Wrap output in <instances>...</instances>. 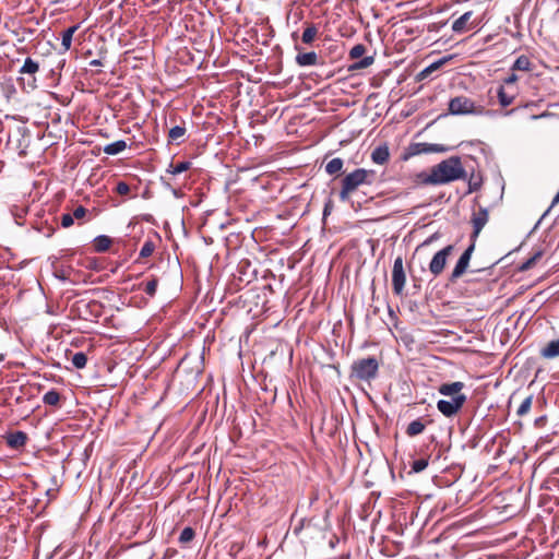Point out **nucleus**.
Returning <instances> with one entry per match:
<instances>
[{"instance_id": "1", "label": "nucleus", "mask_w": 559, "mask_h": 559, "mask_svg": "<svg viewBox=\"0 0 559 559\" xmlns=\"http://www.w3.org/2000/svg\"><path fill=\"white\" fill-rule=\"evenodd\" d=\"M431 168L432 177L430 181L433 182V186L445 185L466 176L461 158L457 156L449 157Z\"/></svg>"}, {"instance_id": "2", "label": "nucleus", "mask_w": 559, "mask_h": 559, "mask_svg": "<svg viewBox=\"0 0 559 559\" xmlns=\"http://www.w3.org/2000/svg\"><path fill=\"white\" fill-rule=\"evenodd\" d=\"M515 499L516 493L511 488L503 490H498L497 487L493 488L491 491V512H497V523L506 522L516 514Z\"/></svg>"}, {"instance_id": "3", "label": "nucleus", "mask_w": 559, "mask_h": 559, "mask_svg": "<svg viewBox=\"0 0 559 559\" xmlns=\"http://www.w3.org/2000/svg\"><path fill=\"white\" fill-rule=\"evenodd\" d=\"M374 171L365 168H357L347 174L342 179V188L340 191V200L346 202L349 200L353 192H355L362 185H371L373 182Z\"/></svg>"}, {"instance_id": "4", "label": "nucleus", "mask_w": 559, "mask_h": 559, "mask_svg": "<svg viewBox=\"0 0 559 559\" xmlns=\"http://www.w3.org/2000/svg\"><path fill=\"white\" fill-rule=\"evenodd\" d=\"M379 370V362L374 357L356 360L352 366V376L358 380L369 381L374 379Z\"/></svg>"}, {"instance_id": "5", "label": "nucleus", "mask_w": 559, "mask_h": 559, "mask_svg": "<svg viewBox=\"0 0 559 559\" xmlns=\"http://www.w3.org/2000/svg\"><path fill=\"white\" fill-rule=\"evenodd\" d=\"M449 112L451 115H481L485 112L483 106L476 105L472 99L465 96H456L449 102Z\"/></svg>"}, {"instance_id": "6", "label": "nucleus", "mask_w": 559, "mask_h": 559, "mask_svg": "<svg viewBox=\"0 0 559 559\" xmlns=\"http://www.w3.org/2000/svg\"><path fill=\"white\" fill-rule=\"evenodd\" d=\"M448 147L443 144H432V143H411L404 151L402 155L403 160H408L409 158L420 155V154H431V153H443L447 152Z\"/></svg>"}, {"instance_id": "7", "label": "nucleus", "mask_w": 559, "mask_h": 559, "mask_svg": "<svg viewBox=\"0 0 559 559\" xmlns=\"http://www.w3.org/2000/svg\"><path fill=\"white\" fill-rule=\"evenodd\" d=\"M406 283V274L403 266V258L397 257L394 260L392 269V288L396 296H401L404 292Z\"/></svg>"}, {"instance_id": "8", "label": "nucleus", "mask_w": 559, "mask_h": 559, "mask_svg": "<svg viewBox=\"0 0 559 559\" xmlns=\"http://www.w3.org/2000/svg\"><path fill=\"white\" fill-rule=\"evenodd\" d=\"M454 247L449 245L443 249L439 250L431 259L429 263V271L433 276L440 275L447 264L449 255L452 253Z\"/></svg>"}, {"instance_id": "9", "label": "nucleus", "mask_w": 559, "mask_h": 559, "mask_svg": "<svg viewBox=\"0 0 559 559\" xmlns=\"http://www.w3.org/2000/svg\"><path fill=\"white\" fill-rule=\"evenodd\" d=\"M465 401V395L454 396L451 400H440L437 403V408L442 415L452 417L463 407Z\"/></svg>"}, {"instance_id": "10", "label": "nucleus", "mask_w": 559, "mask_h": 559, "mask_svg": "<svg viewBox=\"0 0 559 559\" xmlns=\"http://www.w3.org/2000/svg\"><path fill=\"white\" fill-rule=\"evenodd\" d=\"M474 248H475V245H474V242H472L466 248V250L463 252V254L460 257L459 261L456 262V264L451 273V276H450L451 282L456 281L466 272L468 264H469L472 253L474 251Z\"/></svg>"}, {"instance_id": "11", "label": "nucleus", "mask_w": 559, "mask_h": 559, "mask_svg": "<svg viewBox=\"0 0 559 559\" xmlns=\"http://www.w3.org/2000/svg\"><path fill=\"white\" fill-rule=\"evenodd\" d=\"M463 388H464L463 382L456 381V382H452V383L441 384L439 386L438 391L440 394L445 395V396H451V399H452L454 396L463 395L461 393Z\"/></svg>"}, {"instance_id": "12", "label": "nucleus", "mask_w": 559, "mask_h": 559, "mask_svg": "<svg viewBox=\"0 0 559 559\" xmlns=\"http://www.w3.org/2000/svg\"><path fill=\"white\" fill-rule=\"evenodd\" d=\"M7 444L12 449H20L25 445L27 441V435L24 431H14L8 433L5 437Z\"/></svg>"}, {"instance_id": "13", "label": "nucleus", "mask_w": 559, "mask_h": 559, "mask_svg": "<svg viewBox=\"0 0 559 559\" xmlns=\"http://www.w3.org/2000/svg\"><path fill=\"white\" fill-rule=\"evenodd\" d=\"M296 63L299 67H310L319 64V56L314 51L299 52L296 58Z\"/></svg>"}, {"instance_id": "14", "label": "nucleus", "mask_w": 559, "mask_h": 559, "mask_svg": "<svg viewBox=\"0 0 559 559\" xmlns=\"http://www.w3.org/2000/svg\"><path fill=\"white\" fill-rule=\"evenodd\" d=\"M540 357L545 359H554L559 357V338L548 342L539 350Z\"/></svg>"}, {"instance_id": "15", "label": "nucleus", "mask_w": 559, "mask_h": 559, "mask_svg": "<svg viewBox=\"0 0 559 559\" xmlns=\"http://www.w3.org/2000/svg\"><path fill=\"white\" fill-rule=\"evenodd\" d=\"M493 461H497V464H491V471L495 468H501L503 469L507 464H510L512 461V455L504 454V451L502 449V442L499 441V447L496 450Z\"/></svg>"}, {"instance_id": "16", "label": "nucleus", "mask_w": 559, "mask_h": 559, "mask_svg": "<svg viewBox=\"0 0 559 559\" xmlns=\"http://www.w3.org/2000/svg\"><path fill=\"white\" fill-rule=\"evenodd\" d=\"M390 158V152L386 144L377 146L371 153V160L378 165H384Z\"/></svg>"}, {"instance_id": "17", "label": "nucleus", "mask_w": 559, "mask_h": 559, "mask_svg": "<svg viewBox=\"0 0 559 559\" xmlns=\"http://www.w3.org/2000/svg\"><path fill=\"white\" fill-rule=\"evenodd\" d=\"M487 223V210H480L478 214H474L472 218V225H473V234L472 238H476L480 230L484 228V226Z\"/></svg>"}, {"instance_id": "18", "label": "nucleus", "mask_w": 559, "mask_h": 559, "mask_svg": "<svg viewBox=\"0 0 559 559\" xmlns=\"http://www.w3.org/2000/svg\"><path fill=\"white\" fill-rule=\"evenodd\" d=\"M544 252L545 250L543 247L534 248L533 254L519 266V270L524 272L534 267L536 263L543 258Z\"/></svg>"}, {"instance_id": "19", "label": "nucleus", "mask_w": 559, "mask_h": 559, "mask_svg": "<svg viewBox=\"0 0 559 559\" xmlns=\"http://www.w3.org/2000/svg\"><path fill=\"white\" fill-rule=\"evenodd\" d=\"M39 71V63L32 59L31 57H27L24 60L23 66L20 69L21 74H27L33 78V81H35V74Z\"/></svg>"}, {"instance_id": "20", "label": "nucleus", "mask_w": 559, "mask_h": 559, "mask_svg": "<svg viewBox=\"0 0 559 559\" xmlns=\"http://www.w3.org/2000/svg\"><path fill=\"white\" fill-rule=\"evenodd\" d=\"M319 34V28L312 23H307L301 35V40L306 45H311Z\"/></svg>"}, {"instance_id": "21", "label": "nucleus", "mask_w": 559, "mask_h": 559, "mask_svg": "<svg viewBox=\"0 0 559 559\" xmlns=\"http://www.w3.org/2000/svg\"><path fill=\"white\" fill-rule=\"evenodd\" d=\"M515 94H516V91L515 88H506V87H500L499 91H498V98H499V102L501 104L502 107H507L509 106L510 104H512L514 97H515Z\"/></svg>"}, {"instance_id": "22", "label": "nucleus", "mask_w": 559, "mask_h": 559, "mask_svg": "<svg viewBox=\"0 0 559 559\" xmlns=\"http://www.w3.org/2000/svg\"><path fill=\"white\" fill-rule=\"evenodd\" d=\"M516 535L515 531L511 530L507 534L502 535L498 530H493L491 527V547L496 545H500L504 542H508L511 538H514Z\"/></svg>"}, {"instance_id": "23", "label": "nucleus", "mask_w": 559, "mask_h": 559, "mask_svg": "<svg viewBox=\"0 0 559 559\" xmlns=\"http://www.w3.org/2000/svg\"><path fill=\"white\" fill-rule=\"evenodd\" d=\"M112 243L110 237L100 235L94 239L93 246L96 252H106Z\"/></svg>"}, {"instance_id": "24", "label": "nucleus", "mask_w": 559, "mask_h": 559, "mask_svg": "<svg viewBox=\"0 0 559 559\" xmlns=\"http://www.w3.org/2000/svg\"><path fill=\"white\" fill-rule=\"evenodd\" d=\"M79 28L78 25H73L67 29H64L61 34V46L64 51H68L71 48L72 45V38L76 29Z\"/></svg>"}, {"instance_id": "25", "label": "nucleus", "mask_w": 559, "mask_h": 559, "mask_svg": "<svg viewBox=\"0 0 559 559\" xmlns=\"http://www.w3.org/2000/svg\"><path fill=\"white\" fill-rule=\"evenodd\" d=\"M127 148V142L123 140L116 141L114 143L104 146L103 151L107 155H117Z\"/></svg>"}, {"instance_id": "26", "label": "nucleus", "mask_w": 559, "mask_h": 559, "mask_svg": "<svg viewBox=\"0 0 559 559\" xmlns=\"http://www.w3.org/2000/svg\"><path fill=\"white\" fill-rule=\"evenodd\" d=\"M425 424L420 419L413 420L406 428V435L408 437H415L425 430Z\"/></svg>"}, {"instance_id": "27", "label": "nucleus", "mask_w": 559, "mask_h": 559, "mask_svg": "<svg viewBox=\"0 0 559 559\" xmlns=\"http://www.w3.org/2000/svg\"><path fill=\"white\" fill-rule=\"evenodd\" d=\"M343 166V159L340 157H335L325 165V171L331 176L336 175L342 170Z\"/></svg>"}, {"instance_id": "28", "label": "nucleus", "mask_w": 559, "mask_h": 559, "mask_svg": "<svg viewBox=\"0 0 559 559\" xmlns=\"http://www.w3.org/2000/svg\"><path fill=\"white\" fill-rule=\"evenodd\" d=\"M472 16V12H466L463 15H461L459 19H456L452 24V29L455 33H461L465 31L466 24L469 21Z\"/></svg>"}, {"instance_id": "29", "label": "nucleus", "mask_w": 559, "mask_h": 559, "mask_svg": "<svg viewBox=\"0 0 559 559\" xmlns=\"http://www.w3.org/2000/svg\"><path fill=\"white\" fill-rule=\"evenodd\" d=\"M61 400V395L56 390H50L43 396V402L46 405L57 406Z\"/></svg>"}, {"instance_id": "30", "label": "nucleus", "mask_w": 559, "mask_h": 559, "mask_svg": "<svg viewBox=\"0 0 559 559\" xmlns=\"http://www.w3.org/2000/svg\"><path fill=\"white\" fill-rule=\"evenodd\" d=\"M531 61L526 56H520L513 63L512 70L514 71H530L531 70Z\"/></svg>"}, {"instance_id": "31", "label": "nucleus", "mask_w": 559, "mask_h": 559, "mask_svg": "<svg viewBox=\"0 0 559 559\" xmlns=\"http://www.w3.org/2000/svg\"><path fill=\"white\" fill-rule=\"evenodd\" d=\"M373 62H374V58L372 56H368V57H365V58L354 62L353 64H350L348 70L356 71V70L366 69V68L370 67Z\"/></svg>"}, {"instance_id": "32", "label": "nucleus", "mask_w": 559, "mask_h": 559, "mask_svg": "<svg viewBox=\"0 0 559 559\" xmlns=\"http://www.w3.org/2000/svg\"><path fill=\"white\" fill-rule=\"evenodd\" d=\"M186 128L185 126H175L168 132V138L170 141L179 143V141L185 136Z\"/></svg>"}, {"instance_id": "33", "label": "nucleus", "mask_w": 559, "mask_h": 559, "mask_svg": "<svg viewBox=\"0 0 559 559\" xmlns=\"http://www.w3.org/2000/svg\"><path fill=\"white\" fill-rule=\"evenodd\" d=\"M71 361L76 369H83L86 367L87 356L84 352H78L73 354Z\"/></svg>"}, {"instance_id": "34", "label": "nucleus", "mask_w": 559, "mask_h": 559, "mask_svg": "<svg viewBox=\"0 0 559 559\" xmlns=\"http://www.w3.org/2000/svg\"><path fill=\"white\" fill-rule=\"evenodd\" d=\"M190 167H191V163L188 160H183V162H178L176 164H171L169 166L170 169L168 171L173 175H179V174L190 169Z\"/></svg>"}, {"instance_id": "35", "label": "nucleus", "mask_w": 559, "mask_h": 559, "mask_svg": "<svg viewBox=\"0 0 559 559\" xmlns=\"http://www.w3.org/2000/svg\"><path fill=\"white\" fill-rule=\"evenodd\" d=\"M195 536L194 530L192 527H185L179 536V542L181 544L190 543Z\"/></svg>"}, {"instance_id": "36", "label": "nucleus", "mask_w": 559, "mask_h": 559, "mask_svg": "<svg viewBox=\"0 0 559 559\" xmlns=\"http://www.w3.org/2000/svg\"><path fill=\"white\" fill-rule=\"evenodd\" d=\"M532 402H533V396L532 395L526 396L522 401V403L520 404V406L516 411L518 415L523 416V415L527 414L532 407Z\"/></svg>"}, {"instance_id": "37", "label": "nucleus", "mask_w": 559, "mask_h": 559, "mask_svg": "<svg viewBox=\"0 0 559 559\" xmlns=\"http://www.w3.org/2000/svg\"><path fill=\"white\" fill-rule=\"evenodd\" d=\"M365 52H366L365 45L357 44L354 47H352V49L349 50V58L353 60H357L360 57H362Z\"/></svg>"}, {"instance_id": "38", "label": "nucleus", "mask_w": 559, "mask_h": 559, "mask_svg": "<svg viewBox=\"0 0 559 559\" xmlns=\"http://www.w3.org/2000/svg\"><path fill=\"white\" fill-rule=\"evenodd\" d=\"M432 177V168L430 169V173L421 171L416 175V181L420 185L425 186H433V182L430 181V178Z\"/></svg>"}, {"instance_id": "39", "label": "nucleus", "mask_w": 559, "mask_h": 559, "mask_svg": "<svg viewBox=\"0 0 559 559\" xmlns=\"http://www.w3.org/2000/svg\"><path fill=\"white\" fill-rule=\"evenodd\" d=\"M157 285H158V280L156 277H152L145 284V287H144L145 294L148 295L150 297H154L156 294Z\"/></svg>"}, {"instance_id": "40", "label": "nucleus", "mask_w": 559, "mask_h": 559, "mask_svg": "<svg viewBox=\"0 0 559 559\" xmlns=\"http://www.w3.org/2000/svg\"><path fill=\"white\" fill-rule=\"evenodd\" d=\"M154 250H155V245L153 243V241L147 240V241L144 242V245L142 246V248L140 250V257L141 258H148V257L152 255Z\"/></svg>"}, {"instance_id": "41", "label": "nucleus", "mask_w": 559, "mask_h": 559, "mask_svg": "<svg viewBox=\"0 0 559 559\" xmlns=\"http://www.w3.org/2000/svg\"><path fill=\"white\" fill-rule=\"evenodd\" d=\"M428 466V461L425 459L415 460L412 464V471L415 473L423 472Z\"/></svg>"}, {"instance_id": "42", "label": "nucleus", "mask_w": 559, "mask_h": 559, "mask_svg": "<svg viewBox=\"0 0 559 559\" xmlns=\"http://www.w3.org/2000/svg\"><path fill=\"white\" fill-rule=\"evenodd\" d=\"M115 191L120 195H127L130 192V187L124 181H119L115 188Z\"/></svg>"}, {"instance_id": "43", "label": "nucleus", "mask_w": 559, "mask_h": 559, "mask_svg": "<svg viewBox=\"0 0 559 559\" xmlns=\"http://www.w3.org/2000/svg\"><path fill=\"white\" fill-rule=\"evenodd\" d=\"M74 223V219H73V216L72 214L70 213H66V214H62L61 215V226L63 228H69L73 225Z\"/></svg>"}, {"instance_id": "44", "label": "nucleus", "mask_w": 559, "mask_h": 559, "mask_svg": "<svg viewBox=\"0 0 559 559\" xmlns=\"http://www.w3.org/2000/svg\"><path fill=\"white\" fill-rule=\"evenodd\" d=\"M451 57H444L436 62H433L430 67H428L425 71L426 72H429V71H432V70H437L439 69L441 66H443L448 60H450Z\"/></svg>"}, {"instance_id": "45", "label": "nucleus", "mask_w": 559, "mask_h": 559, "mask_svg": "<svg viewBox=\"0 0 559 559\" xmlns=\"http://www.w3.org/2000/svg\"><path fill=\"white\" fill-rule=\"evenodd\" d=\"M86 212H87V210L84 206H82V205L78 206L76 209H74V211L72 213L73 219L74 218H76V219L83 218L86 215Z\"/></svg>"}, {"instance_id": "46", "label": "nucleus", "mask_w": 559, "mask_h": 559, "mask_svg": "<svg viewBox=\"0 0 559 559\" xmlns=\"http://www.w3.org/2000/svg\"><path fill=\"white\" fill-rule=\"evenodd\" d=\"M516 81H518V76H516L514 73H512V74L508 75V76L503 80L504 84L507 85V88H509V90L513 88V87H512V85H513Z\"/></svg>"}, {"instance_id": "47", "label": "nucleus", "mask_w": 559, "mask_h": 559, "mask_svg": "<svg viewBox=\"0 0 559 559\" xmlns=\"http://www.w3.org/2000/svg\"><path fill=\"white\" fill-rule=\"evenodd\" d=\"M493 182L499 187L500 189V199L502 198L503 190H504V181L500 175L495 176L492 178Z\"/></svg>"}, {"instance_id": "48", "label": "nucleus", "mask_w": 559, "mask_h": 559, "mask_svg": "<svg viewBox=\"0 0 559 559\" xmlns=\"http://www.w3.org/2000/svg\"><path fill=\"white\" fill-rule=\"evenodd\" d=\"M332 207H333V204H332V201L330 200L324 205L323 215L324 216L329 215L331 213V211H332Z\"/></svg>"}, {"instance_id": "49", "label": "nucleus", "mask_w": 559, "mask_h": 559, "mask_svg": "<svg viewBox=\"0 0 559 559\" xmlns=\"http://www.w3.org/2000/svg\"><path fill=\"white\" fill-rule=\"evenodd\" d=\"M90 66H91V67H98V66H102V62H100V60H98V59H94V60H92V61L90 62Z\"/></svg>"}, {"instance_id": "50", "label": "nucleus", "mask_w": 559, "mask_h": 559, "mask_svg": "<svg viewBox=\"0 0 559 559\" xmlns=\"http://www.w3.org/2000/svg\"><path fill=\"white\" fill-rule=\"evenodd\" d=\"M558 202H559V190H558V193L556 194V197L552 200V205H555Z\"/></svg>"}, {"instance_id": "51", "label": "nucleus", "mask_w": 559, "mask_h": 559, "mask_svg": "<svg viewBox=\"0 0 559 559\" xmlns=\"http://www.w3.org/2000/svg\"><path fill=\"white\" fill-rule=\"evenodd\" d=\"M498 558H502V555L491 554V556H490V559H498Z\"/></svg>"}, {"instance_id": "52", "label": "nucleus", "mask_w": 559, "mask_h": 559, "mask_svg": "<svg viewBox=\"0 0 559 559\" xmlns=\"http://www.w3.org/2000/svg\"><path fill=\"white\" fill-rule=\"evenodd\" d=\"M497 443H498V438H493V439H491V447H493V445H495V444H497Z\"/></svg>"}, {"instance_id": "53", "label": "nucleus", "mask_w": 559, "mask_h": 559, "mask_svg": "<svg viewBox=\"0 0 559 559\" xmlns=\"http://www.w3.org/2000/svg\"><path fill=\"white\" fill-rule=\"evenodd\" d=\"M5 359V356L3 354H0V362H2Z\"/></svg>"}, {"instance_id": "54", "label": "nucleus", "mask_w": 559, "mask_h": 559, "mask_svg": "<svg viewBox=\"0 0 559 559\" xmlns=\"http://www.w3.org/2000/svg\"><path fill=\"white\" fill-rule=\"evenodd\" d=\"M64 63H66V60L64 59L61 60L60 63H59L60 68H62L64 66Z\"/></svg>"}, {"instance_id": "55", "label": "nucleus", "mask_w": 559, "mask_h": 559, "mask_svg": "<svg viewBox=\"0 0 559 559\" xmlns=\"http://www.w3.org/2000/svg\"><path fill=\"white\" fill-rule=\"evenodd\" d=\"M500 382L496 381L495 386H499Z\"/></svg>"}]
</instances>
